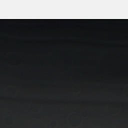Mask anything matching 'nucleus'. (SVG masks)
<instances>
[{"label": "nucleus", "mask_w": 128, "mask_h": 128, "mask_svg": "<svg viewBox=\"0 0 128 128\" xmlns=\"http://www.w3.org/2000/svg\"><path fill=\"white\" fill-rule=\"evenodd\" d=\"M17 124H18V118H17ZM17 128H18V125H17Z\"/></svg>", "instance_id": "nucleus-2"}, {"label": "nucleus", "mask_w": 128, "mask_h": 128, "mask_svg": "<svg viewBox=\"0 0 128 128\" xmlns=\"http://www.w3.org/2000/svg\"><path fill=\"white\" fill-rule=\"evenodd\" d=\"M24 22H68V19H16L17 24V70H18V24H22Z\"/></svg>", "instance_id": "nucleus-1"}]
</instances>
